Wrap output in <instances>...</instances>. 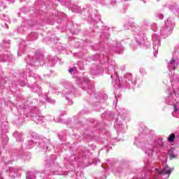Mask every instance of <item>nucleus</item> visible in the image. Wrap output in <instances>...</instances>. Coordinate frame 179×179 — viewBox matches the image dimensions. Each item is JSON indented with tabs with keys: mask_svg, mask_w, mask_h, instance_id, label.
Returning a JSON list of instances; mask_svg holds the SVG:
<instances>
[{
	"mask_svg": "<svg viewBox=\"0 0 179 179\" xmlns=\"http://www.w3.org/2000/svg\"><path fill=\"white\" fill-rule=\"evenodd\" d=\"M159 174H171V169H169V166L164 169L162 171L159 172Z\"/></svg>",
	"mask_w": 179,
	"mask_h": 179,
	"instance_id": "nucleus-1",
	"label": "nucleus"
},
{
	"mask_svg": "<svg viewBox=\"0 0 179 179\" xmlns=\"http://www.w3.org/2000/svg\"><path fill=\"white\" fill-rule=\"evenodd\" d=\"M174 139H176V134L174 133H172L168 138V142H174Z\"/></svg>",
	"mask_w": 179,
	"mask_h": 179,
	"instance_id": "nucleus-2",
	"label": "nucleus"
},
{
	"mask_svg": "<svg viewBox=\"0 0 179 179\" xmlns=\"http://www.w3.org/2000/svg\"><path fill=\"white\" fill-rule=\"evenodd\" d=\"M169 159L170 160H173V159H177V155L171 154V155H169Z\"/></svg>",
	"mask_w": 179,
	"mask_h": 179,
	"instance_id": "nucleus-3",
	"label": "nucleus"
},
{
	"mask_svg": "<svg viewBox=\"0 0 179 179\" xmlns=\"http://www.w3.org/2000/svg\"><path fill=\"white\" fill-rule=\"evenodd\" d=\"M173 153H174V148H171L169 151V156L173 155Z\"/></svg>",
	"mask_w": 179,
	"mask_h": 179,
	"instance_id": "nucleus-4",
	"label": "nucleus"
},
{
	"mask_svg": "<svg viewBox=\"0 0 179 179\" xmlns=\"http://www.w3.org/2000/svg\"><path fill=\"white\" fill-rule=\"evenodd\" d=\"M173 110L174 111H178V108L177 107V106L174 105Z\"/></svg>",
	"mask_w": 179,
	"mask_h": 179,
	"instance_id": "nucleus-5",
	"label": "nucleus"
},
{
	"mask_svg": "<svg viewBox=\"0 0 179 179\" xmlns=\"http://www.w3.org/2000/svg\"><path fill=\"white\" fill-rule=\"evenodd\" d=\"M69 73H72V72H73V69H70L69 70Z\"/></svg>",
	"mask_w": 179,
	"mask_h": 179,
	"instance_id": "nucleus-6",
	"label": "nucleus"
},
{
	"mask_svg": "<svg viewBox=\"0 0 179 179\" xmlns=\"http://www.w3.org/2000/svg\"><path fill=\"white\" fill-rule=\"evenodd\" d=\"M174 62H176L175 60H171V64H174Z\"/></svg>",
	"mask_w": 179,
	"mask_h": 179,
	"instance_id": "nucleus-7",
	"label": "nucleus"
}]
</instances>
